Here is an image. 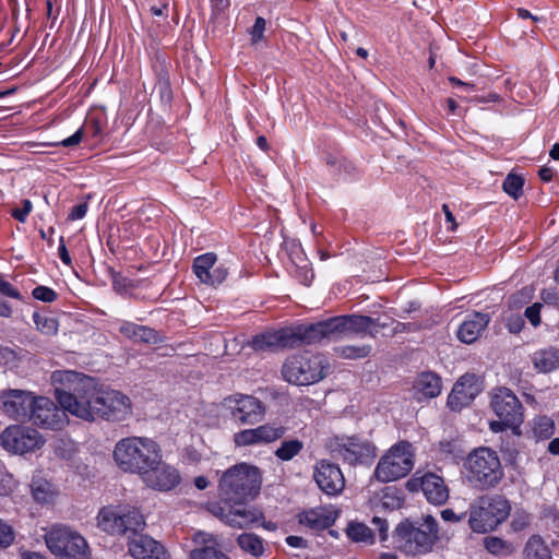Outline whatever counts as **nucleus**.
I'll return each mask as SVG.
<instances>
[{
	"instance_id": "f257e3e1",
	"label": "nucleus",
	"mask_w": 559,
	"mask_h": 559,
	"mask_svg": "<svg viewBox=\"0 0 559 559\" xmlns=\"http://www.w3.org/2000/svg\"><path fill=\"white\" fill-rule=\"evenodd\" d=\"M51 383L59 404L84 420H122L131 413L127 395L115 390H98L93 379L82 373L58 370L52 372Z\"/></svg>"
},
{
	"instance_id": "f03ea898",
	"label": "nucleus",
	"mask_w": 559,
	"mask_h": 559,
	"mask_svg": "<svg viewBox=\"0 0 559 559\" xmlns=\"http://www.w3.org/2000/svg\"><path fill=\"white\" fill-rule=\"evenodd\" d=\"M261 483L262 473L259 467L247 463L237 464L222 475L219 497L226 503L243 504L259 493Z\"/></svg>"
},
{
	"instance_id": "7ed1b4c3",
	"label": "nucleus",
	"mask_w": 559,
	"mask_h": 559,
	"mask_svg": "<svg viewBox=\"0 0 559 559\" xmlns=\"http://www.w3.org/2000/svg\"><path fill=\"white\" fill-rule=\"evenodd\" d=\"M162 459L158 444L148 438L128 437L118 441L114 449L116 464L128 473L140 476Z\"/></svg>"
},
{
	"instance_id": "20e7f679",
	"label": "nucleus",
	"mask_w": 559,
	"mask_h": 559,
	"mask_svg": "<svg viewBox=\"0 0 559 559\" xmlns=\"http://www.w3.org/2000/svg\"><path fill=\"white\" fill-rule=\"evenodd\" d=\"M397 548L406 555H419L430 551L438 539V524L431 515L421 523L401 522L394 531Z\"/></svg>"
},
{
	"instance_id": "39448f33",
	"label": "nucleus",
	"mask_w": 559,
	"mask_h": 559,
	"mask_svg": "<svg viewBox=\"0 0 559 559\" xmlns=\"http://www.w3.org/2000/svg\"><path fill=\"white\" fill-rule=\"evenodd\" d=\"M97 521L104 532L124 536L127 539L143 532L146 526L143 514L131 506L104 507L98 513Z\"/></svg>"
},
{
	"instance_id": "423d86ee",
	"label": "nucleus",
	"mask_w": 559,
	"mask_h": 559,
	"mask_svg": "<svg viewBox=\"0 0 559 559\" xmlns=\"http://www.w3.org/2000/svg\"><path fill=\"white\" fill-rule=\"evenodd\" d=\"M465 467L468 481L481 490L496 487L503 477L497 453L488 448H479L471 452Z\"/></svg>"
},
{
	"instance_id": "0eeeda50",
	"label": "nucleus",
	"mask_w": 559,
	"mask_h": 559,
	"mask_svg": "<svg viewBox=\"0 0 559 559\" xmlns=\"http://www.w3.org/2000/svg\"><path fill=\"white\" fill-rule=\"evenodd\" d=\"M329 364L320 354L304 352L289 356L283 365L284 379L296 385H309L326 376Z\"/></svg>"
},
{
	"instance_id": "6e6552de",
	"label": "nucleus",
	"mask_w": 559,
	"mask_h": 559,
	"mask_svg": "<svg viewBox=\"0 0 559 559\" xmlns=\"http://www.w3.org/2000/svg\"><path fill=\"white\" fill-rule=\"evenodd\" d=\"M509 512L510 504L504 497L499 495L480 497L471 508L468 523L474 532L486 533L503 522Z\"/></svg>"
},
{
	"instance_id": "1a4fd4ad",
	"label": "nucleus",
	"mask_w": 559,
	"mask_h": 559,
	"mask_svg": "<svg viewBox=\"0 0 559 559\" xmlns=\"http://www.w3.org/2000/svg\"><path fill=\"white\" fill-rule=\"evenodd\" d=\"M48 549L61 559H91L85 538L67 526H53L45 535Z\"/></svg>"
},
{
	"instance_id": "9d476101",
	"label": "nucleus",
	"mask_w": 559,
	"mask_h": 559,
	"mask_svg": "<svg viewBox=\"0 0 559 559\" xmlns=\"http://www.w3.org/2000/svg\"><path fill=\"white\" fill-rule=\"evenodd\" d=\"M413 467V447L407 441H401L380 459L374 471V477L382 483L393 481L405 477Z\"/></svg>"
},
{
	"instance_id": "9b49d317",
	"label": "nucleus",
	"mask_w": 559,
	"mask_h": 559,
	"mask_svg": "<svg viewBox=\"0 0 559 559\" xmlns=\"http://www.w3.org/2000/svg\"><path fill=\"white\" fill-rule=\"evenodd\" d=\"M490 405L499 418V420L490 421L492 431L500 432L507 428H516L522 424V405L511 390L507 388L496 389Z\"/></svg>"
},
{
	"instance_id": "f8f14e48",
	"label": "nucleus",
	"mask_w": 559,
	"mask_h": 559,
	"mask_svg": "<svg viewBox=\"0 0 559 559\" xmlns=\"http://www.w3.org/2000/svg\"><path fill=\"white\" fill-rule=\"evenodd\" d=\"M222 405L233 420L243 426L259 424L265 415V406L252 395H229L223 400Z\"/></svg>"
},
{
	"instance_id": "ddd939ff",
	"label": "nucleus",
	"mask_w": 559,
	"mask_h": 559,
	"mask_svg": "<svg viewBox=\"0 0 559 559\" xmlns=\"http://www.w3.org/2000/svg\"><path fill=\"white\" fill-rule=\"evenodd\" d=\"M61 408L45 396H37L28 420L44 429L61 430L68 424V415L61 404Z\"/></svg>"
},
{
	"instance_id": "4468645a",
	"label": "nucleus",
	"mask_w": 559,
	"mask_h": 559,
	"mask_svg": "<svg viewBox=\"0 0 559 559\" xmlns=\"http://www.w3.org/2000/svg\"><path fill=\"white\" fill-rule=\"evenodd\" d=\"M0 442L5 450L20 454L38 449L44 443L36 430L17 425L4 429Z\"/></svg>"
},
{
	"instance_id": "2eb2a0df",
	"label": "nucleus",
	"mask_w": 559,
	"mask_h": 559,
	"mask_svg": "<svg viewBox=\"0 0 559 559\" xmlns=\"http://www.w3.org/2000/svg\"><path fill=\"white\" fill-rule=\"evenodd\" d=\"M481 390V379L475 373H465L455 382L448 397V406L459 412L468 406Z\"/></svg>"
},
{
	"instance_id": "dca6fc26",
	"label": "nucleus",
	"mask_w": 559,
	"mask_h": 559,
	"mask_svg": "<svg viewBox=\"0 0 559 559\" xmlns=\"http://www.w3.org/2000/svg\"><path fill=\"white\" fill-rule=\"evenodd\" d=\"M2 411L15 420L28 419L37 396L24 390H8L0 394Z\"/></svg>"
},
{
	"instance_id": "f3484780",
	"label": "nucleus",
	"mask_w": 559,
	"mask_h": 559,
	"mask_svg": "<svg viewBox=\"0 0 559 559\" xmlns=\"http://www.w3.org/2000/svg\"><path fill=\"white\" fill-rule=\"evenodd\" d=\"M142 480L151 488L168 491L175 488L179 481L180 476L178 471L162 462L159 459L158 463L153 464L142 475Z\"/></svg>"
},
{
	"instance_id": "a211bd4d",
	"label": "nucleus",
	"mask_w": 559,
	"mask_h": 559,
	"mask_svg": "<svg viewBox=\"0 0 559 559\" xmlns=\"http://www.w3.org/2000/svg\"><path fill=\"white\" fill-rule=\"evenodd\" d=\"M314 480L323 492L331 496L341 492L345 486V479L340 467L326 460L317 464Z\"/></svg>"
},
{
	"instance_id": "6ab92c4d",
	"label": "nucleus",
	"mask_w": 559,
	"mask_h": 559,
	"mask_svg": "<svg viewBox=\"0 0 559 559\" xmlns=\"http://www.w3.org/2000/svg\"><path fill=\"white\" fill-rule=\"evenodd\" d=\"M128 550L134 559H168L165 548L142 532L128 539Z\"/></svg>"
},
{
	"instance_id": "aec40b11",
	"label": "nucleus",
	"mask_w": 559,
	"mask_h": 559,
	"mask_svg": "<svg viewBox=\"0 0 559 559\" xmlns=\"http://www.w3.org/2000/svg\"><path fill=\"white\" fill-rule=\"evenodd\" d=\"M290 329L283 328L276 331H266L255 335L250 345L258 352H277L286 348H293Z\"/></svg>"
},
{
	"instance_id": "412c9836",
	"label": "nucleus",
	"mask_w": 559,
	"mask_h": 559,
	"mask_svg": "<svg viewBox=\"0 0 559 559\" xmlns=\"http://www.w3.org/2000/svg\"><path fill=\"white\" fill-rule=\"evenodd\" d=\"M421 490L427 500L436 506L445 503L449 499V489L442 477L427 473L420 478Z\"/></svg>"
},
{
	"instance_id": "4be33fe9",
	"label": "nucleus",
	"mask_w": 559,
	"mask_h": 559,
	"mask_svg": "<svg viewBox=\"0 0 559 559\" xmlns=\"http://www.w3.org/2000/svg\"><path fill=\"white\" fill-rule=\"evenodd\" d=\"M489 323V316L486 313L475 312L469 320L464 321L459 331L457 337L461 342L472 344Z\"/></svg>"
},
{
	"instance_id": "5701e85b",
	"label": "nucleus",
	"mask_w": 559,
	"mask_h": 559,
	"mask_svg": "<svg viewBox=\"0 0 559 559\" xmlns=\"http://www.w3.org/2000/svg\"><path fill=\"white\" fill-rule=\"evenodd\" d=\"M320 325L321 321L308 325L300 324L295 328H289L290 334L293 335V348L304 344H313L324 338V332Z\"/></svg>"
},
{
	"instance_id": "b1692460",
	"label": "nucleus",
	"mask_w": 559,
	"mask_h": 559,
	"mask_svg": "<svg viewBox=\"0 0 559 559\" xmlns=\"http://www.w3.org/2000/svg\"><path fill=\"white\" fill-rule=\"evenodd\" d=\"M119 331L126 337L144 344H157L160 337L157 331L145 325H139L132 322H123Z\"/></svg>"
},
{
	"instance_id": "393cba45",
	"label": "nucleus",
	"mask_w": 559,
	"mask_h": 559,
	"mask_svg": "<svg viewBox=\"0 0 559 559\" xmlns=\"http://www.w3.org/2000/svg\"><path fill=\"white\" fill-rule=\"evenodd\" d=\"M335 514L323 508L311 509L300 514L299 522L314 531L329 528L335 522Z\"/></svg>"
},
{
	"instance_id": "a878e982",
	"label": "nucleus",
	"mask_w": 559,
	"mask_h": 559,
	"mask_svg": "<svg viewBox=\"0 0 559 559\" xmlns=\"http://www.w3.org/2000/svg\"><path fill=\"white\" fill-rule=\"evenodd\" d=\"M417 399H433L441 392V378L433 372H423L414 385Z\"/></svg>"
},
{
	"instance_id": "bb28decb",
	"label": "nucleus",
	"mask_w": 559,
	"mask_h": 559,
	"mask_svg": "<svg viewBox=\"0 0 559 559\" xmlns=\"http://www.w3.org/2000/svg\"><path fill=\"white\" fill-rule=\"evenodd\" d=\"M373 318L368 316L350 314L343 316L344 335L368 333L374 337L378 330H372Z\"/></svg>"
},
{
	"instance_id": "cd10ccee",
	"label": "nucleus",
	"mask_w": 559,
	"mask_h": 559,
	"mask_svg": "<svg viewBox=\"0 0 559 559\" xmlns=\"http://www.w3.org/2000/svg\"><path fill=\"white\" fill-rule=\"evenodd\" d=\"M259 514L255 510L249 509L243 504L229 503V514H227V524L233 527L242 528L255 521H258Z\"/></svg>"
},
{
	"instance_id": "c85d7f7f",
	"label": "nucleus",
	"mask_w": 559,
	"mask_h": 559,
	"mask_svg": "<svg viewBox=\"0 0 559 559\" xmlns=\"http://www.w3.org/2000/svg\"><path fill=\"white\" fill-rule=\"evenodd\" d=\"M532 361L539 372H551L559 368V349L555 347L539 349L533 354Z\"/></svg>"
},
{
	"instance_id": "c756f323",
	"label": "nucleus",
	"mask_w": 559,
	"mask_h": 559,
	"mask_svg": "<svg viewBox=\"0 0 559 559\" xmlns=\"http://www.w3.org/2000/svg\"><path fill=\"white\" fill-rule=\"evenodd\" d=\"M523 559H552L551 551L539 535H533L523 549Z\"/></svg>"
},
{
	"instance_id": "7c9ffc66",
	"label": "nucleus",
	"mask_w": 559,
	"mask_h": 559,
	"mask_svg": "<svg viewBox=\"0 0 559 559\" xmlns=\"http://www.w3.org/2000/svg\"><path fill=\"white\" fill-rule=\"evenodd\" d=\"M335 355L343 359H361L371 352L369 345H344L334 348Z\"/></svg>"
},
{
	"instance_id": "2f4dec72",
	"label": "nucleus",
	"mask_w": 559,
	"mask_h": 559,
	"mask_svg": "<svg viewBox=\"0 0 559 559\" xmlns=\"http://www.w3.org/2000/svg\"><path fill=\"white\" fill-rule=\"evenodd\" d=\"M237 544L243 551L249 552L254 557L260 556L263 552L262 539L254 534L245 533L239 535Z\"/></svg>"
},
{
	"instance_id": "473e14b6",
	"label": "nucleus",
	"mask_w": 559,
	"mask_h": 559,
	"mask_svg": "<svg viewBox=\"0 0 559 559\" xmlns=\"http://www.w3.org/2000/svg\"><path fill=\"white\" fill-rule=\"evenodd\" d=\"M216 262V255L206 253L198 257L193 263V270L199 280L203 283Z\"/></svg>"
},
{
	"instance_id": "72a5a7b5",
	"label": "nucleus",
	"mask_w": 559,
	"mask_h": 559,
	"mask_svg": "<svg viewBox=\"0 0 559 559\" xmlns=\"http://www.w3.org/2000/svg\"><path fill=\"white\" fill-rule=\"evenodd\" d=\"M304 449V443L300 440L293 439L282 442L281 447L275 451L277 459L282 461H289L300 453Z\"/></svg>"
},
{
	"instance_id": "f704fd0d",
	"label": "nucleus",
	"mask_w": 559,
	"mask_h": 559,
	"mask_svg": "<svg viewBox=\"0 0 559 559\" xmlns=\"http://www.w3.org/2000/svg\"><path fill=\"white\" fill-rule=\"evenodd\" d=\"M348 449L353 450L358 456L364 460H368L374 456V447L369 441H362L358 438H348L345 443Z\"/></svg>"
},
{
	"instance_id": "c9c22d12",
	"label": "nucleus",
	"mask_w": 559,
	"mask_h": 559,
	"mask_svg": "<svg viewBox=\"0 0 559 559\" xmlns=\"http://www.w3.org/2000/svg\"><path fill=\"white\" fill-rule=\"evenodd\" d=\"M192 542L195 547L191 551H201L206 549H217L218 542L217 538L210 533L198 531L192 536Z\"/></svg>"
},
{
	"instance_id": "e433bc0d",
	"label": "nucleus",
	"mask_w": 559,
	"mask_h": 559,
	"mask_svg": "<svg viewBox=\"0 0 559 559\" xmlns=\"http://www.w3.org/2000/svg\"><path fill=\"white\" fill-rule=\"evenodd\" d=\"M524 179L521 176L509 174L502 185L503 191L518 200L522 193Z\"/></svg>"
},
{
	"instance_id": "4c0bfd02",
	"label": "nucleus",
	"mask_w": 559,
	"mask_h": 559,
	"mask_svg": "<svg viewBox=\"0 0 559 559\" xmlns=\"http://www.w3.org/2000/svg\"><path fill=\"white\" fill-rule=\"evenodd\" d=\"M346 532L354 542H372L371 530L362 523H350Z\"/></svg>"
},
{
	"instance_id": "58836bf2",
	"label": "nucleus",
	"mask_w": 559,
	"mask_h": 559,
	"mask_svg": "<svg viewBox=\"0 0 559 559\" xmlns=\"http://www.w3.org/2000/svg\"><path fill=\"white\" fill-rule=\"evenodd\" d=\"M485 547L490 554L495 556H508L513 551L511 545L499 537L485 538Z\"/></svg>"
},
{
	"instance_id": "ea45409f",
	"label": "nucleus",
	"mask_w": 559,
	"mask_h": 559,
	"mask_svg": "<svg viewBox=\"0 0 559 559\" xmlns=\"http://www.w3.org/2000/svg\"><path fill=\"white\" fill-rule=\"evenodd\" d=\"M324 332V337L344 335L343 316L333 317L321 321L320 325Z\"/></svg>"
},
{
	"instance_id": "a19ab883",
	"label": "nucleus",
	"mask_w": 559,
	"mask_h": 559,
	"mask_svg": "<svg viewBox=\"0 0 559 559\" xmlns=\"http://www.w3.org/2000/svg\"><path fill=\"white\" fill-rule=\"evenodd\" d=\"M390 324H391L390 331L383 333V335H385V336H394L400 333L418 332L423 329V325L418 322L403 323V322H399L394 319H390Z\"/></svg>"
},
{
	"instance_id": "79ce46f5",
	"label": "nucleus",
	"mask_w": 559,
	"mask_h": 559,
	"mask_svg": "<svg viewBox=\"0 0 559 559\" xmlns=\"http://www.w3.org/2000/svg\"><path fill=\"white\" fill-rule=\"evenodd\" d=\"M259 429L264 443L274 442L281 439L286 432V428L284 426H277L275 424L261 425L259 426Z\"/></svg>"
},
{
	"instance_id": "37998d69",
	"label": "nucleus",
	"mask_w": 559,
	"mask_h": 559,
	"mask_svg": "<svg viewBox=\"0 0 559 559\" xmlns=\"http://www.w3.org/2000/svg\"><path fill=\"white\" fill-rule=\"evenodd\" d=\"M34 322L37 330L47 335H53L58 331V321L53 318L34 313Z\"/></svg>"
},
{
	"instance_id": "c03bdc74",
	"label": "nucleus",
	"mask_w": 559,
	"mask_h": 559,
	"mask_svg": "<svg viewBox=\"0 0 559 559\" xmlns=\"http://www.w3.org/2000/svg\"><path fill=\"white\" fill-rule=\"evenodd\" d=\"M82 136H83V129L80 128L73 135H71L69 138H64L60 141H56L51 144L40 143V144H33V145L37 146V147H45V146H49V145H62L66 147L76 146L81 142Z\"/></svg>"
},
{
	"instance_id": "a18cd8bd",
	"label": "nucleus",
	"mask_w": 559,
	"mask_h": 559,
	"mask_svg": "<svg viewBox=\"0 0 559 559\" xmlns=\"http://www.w3.org/2000/svg\"><path fill=\"white\" fill-rule=\"evenodd\" d=\"M190 559H230L225 552L217 549H206L201 551H190Z\"/></svg>"
},
{
	"instance_id": "49530a36",
	"label": "nucleus",
	"mask_w": 559,
	"mask_h": 559,
	"mask_svg": "<svg viewBox=\"0 0 559 559\" xmlns=\"http://www.w3.org/2000/svg\"><path fill=\"white\" fill-rule=\"evenodd\" d=\"M112 285L114 289L120 294L128 293L131 288L135 287L132 281L118 273L112 274Z\"/></svg>"
},
{
	"instance_id": "de8ad7c7",
	"label": "nucleus",
	"mask_w": 559,
	"mask_h": 559,
	"mask_svg": "<svg viewBox=\"0 0 559 559\" xmlns=\"http://www.w3.org/2000/svg\"><path fill=\"white\" fill-rule=\"evenodd\" d=\"M15 486V481L11 474H9L1 465H0V495L5 496Z\"/></svg>"
},
{
	"instance_id": "09e8293b",
	"label": "nucleus",
	"mask_w": 559,
	"mask_h": 559,
	"mask_svg": "<svg viewBox=\"0 0 559 559\" xmlns=\"http://www.w3.org/2000/svg\"><path fill=\"white\" fill-rule=\"evenodd\" d=\"M14 540V533L10 525L0 520V547L7 548Z\"/></svg>"
},
{
	"instance_id": "8fccbe9b",
	"label": "nucleus",
	"mask_w": 559,
	"mask_h": 559,
	"mask_svg": "<svg viewBox=\"0 0 559 559\" xmlns=\"http://www.w3.org/2000/svg\"><path fill=\"white\" fill-rule=\"evenodd\" d=\"M233 440L237 447L253 445L254 441L252 429H245L235 433Z\"/></svg>"
},
{
	"instance_id": "3c124183",
	"label": "nucleus",
	"mask_w": 559,
	"mask_h": 559,
	"mask_svg": "<svg viewBox=\"0 0 559 559\" xmlns=\"http://www.w3.org/2000/svg\"><path fill=\"white\" fill-rule=\"evenodd\" d=\"M33 297L45 302H52L56 300L57 294L49 287L37 286L33 290Z\"/></svg>"
},
{
	"instance_id": "603ef678",
	"label": "nucleus",
	"mask_w": 559,
	"mask_h": 559,
	"mask_svg": "<svg viewBox=\"0 0 559 559\" xmlns=\"http://www.w3.org/2000/svg\"><path fill=\"white\" fill-rule=\"evenodd\" d=\"M227 276V271L222 267L212 269L209 273L207 277L204 280V284L207 285H218L225 281Z\"/></svg>"
},
{
	"instance_id": "864d4df0",
	"label": "nucleus",
	"mask_w": 559,
	"mask_h": 559,
	"mask_svg": "<svg viewBox=\"0 0 559 559\" xmlns=\"http://www.w3.org/2000/svg\"><path fill=\"white\" fill-rule=\"evenodd\" d=\"M266 22L263 17H257L254 25L250 29L251 41L252 44H257L259 40L263 38V33L265 31Z\"/></svg>"
},
{
	"instance_id": "5fc2aeb1",
	"label": "nucleus",
	"mask_w": 559,
	"mask_h": 559,
	"mask_svg": "<svg viewBox=\"0 0 559 559\" xmlns=\"http://www.w3.org/2000/svg\"><path fill=\"white\" fill-rule=\"evenodd\" d=\"M222 503H212L209 506V511L216 518L221 519L227 524V514H229V503L223 501Z\"/></svg>"
},
{
	"instance_id": "6e6d98bb",
	"label": "nucleus",
	"mask_w": 559,
	"mask_h": 559,
	"mask_svg": "<svg viewBox=\"0 0 559 559\" xmlns=\"http://www.w3.org/2000/svg\"><path fill=\"white\" fill-rule=\"evenodd\" d=\"M540 309L542 305L538 302L525 309L524 314L534 326H537L540 323Z\"/></svg>"
},
{
	"instance_id": "4d7b16f0",
	"label": "nucleus",
	"mask_w": 559,
	"mask_h": 559,
	"mask_svg": "<svg viewBox=\"0 0 559 559\" xmlns=\"http://www.w3.org/2000/svg\"><path fill=\"white\" fill-rule=\"evenodd\" d=\"M531 523V518L527 513H516L515 516L512 520V527L514 531H522L526 528Z\"/></svg>"
},
{
	"instance_id": "13d9d810",
	"label": "nucleus",
	"mask_w": 559,
	"mask_h": 559,
	"mask_svg": "<svg viewBox=\"0 0 559 559\" xmlns=\"http://www.w3.org/2000/svg\"><path fill=\"white\" fill-rule=\"evenodd\" d=\"M449 82L453 85V86H457V87H461L462 88V93L460 94H456L457 97L460 98H463V99H467L466 97V93L471 90L474 88V85L471 84V83H467V82H463L461 81L460 79H457L456 76H449Z\"/></svg>"
},
{
	"instance_id": "bf43d9fd",
	"label": "nucleus",
	"mask_w": 559,
	"mask_h": 559,
	"mask_svg": "<svg viewBox=\"0 0 559 559\" xmlns=\"http://www.w3.org/2000/svg\"><path fill=\"white\" fill-rule=\"evenodd\" d=\"M32 491L34 499L38 502H48L51 496L45 485L33 486Z\"/></svg>"
},
{
	"instance_id": "052dcab7",
	"label": "nucleus",
	"mask_w": 559,
	"mask_h": 559,
	"mask_svg": "<svg viewBox=\"0 0 559 559\" xmlns=\"http://www.w3.org/2000/svg\"><path fill=\"white\" fill-rule=\"evenodd\" d=\"M338 452L342 455V457L344 459V461L348 462L352 465L356 464V463H361L365 461L364 459L358 456L356 453H354L353 450L348 449L346 445H343L338 450Z\"/></svg>"
},
{
	"instance_id": "680f3d73",
	"label": "nucleus",
	"mask_w": 559,
	"mask_h": 559,
	"mask_svg": "<svg viewBox=\"0 0 559 559\" xmlns=\"http://www.w3.org/2000/svg\"><path fill=\"white\" fill-rule=\"evenodd\" d=\"M23 207L15 209L12 211V216L20 222H25L27 214L32 211V202L29 200H23Z\"/></svg>"
},
{
	"instance_id": "e2e57ef3",
	"label": "nucleus",
	"mask_w": 559,
	"mask_h": 559,
	"mask_svg": "<svg viewBox=\"0 0 559 559\" xmlns=\"http://www.w3.org/2000/svg\"><path fill=\"white\" fill-rule=\"evenodd\" d=\"M0 293L3 295H7L9 297L15 298V299L21 298L20 293L15 288H13L9 282L2 280L1 277H0Z\"/></svg>"
},
{
	"instance_id": "0e129e2a",
	"label": "nucleus",
	"mask_w": 559,
	"mask_h": 559,
	"mask_svg": "<svg viewBox=\"0 0 559 559\" xmlns=\"http://www.w3.org/2000/svg\"><path fill=\"white\" fill-rule=\"evenodd\" d=\"M86 212H87V204L86 203L79 204L72 209V212L70 213L69 218L72 221L83 218L85 216Z\"/></svg>"
},
{
	"instance_id": "69168bd1",
	"label": "nucleus",
	"mask_w": 559,
	"mask_h": 559,
	"mask_svg": "<svg viewBox=\"0 0 559 559\" xmlns=\"http://www.w3.org/2000/svg\"><path fill=\"white\" fill-rule=\"evenodd\" d=\"M372 523L374 525H377V527L380 532L381 538L384 539L386 537V531H388V525H386L385 520H383L379 516H373Z\"/></svg>"
},
{
	"instance_id": "338daca9",
	"label": "nucleus",
	"mask_w": 559,
	"mask_h": 559,
	"mask_svg": "<svg viewBox=\"0 0 559 559\" xmlns=\"http://www.w3.org/2000/svg\"><path fill=\"white\" fill-rule=\"evenodd\" d=\"M522 325H523V320L520 317H511L509 319L508 326H509L510 332H512V333L520 332Z\"/></svg>"
},
{
	"instance_id": "774afa93",
	"label": "nucleus",
	"mask_w": 559,
	"mask_h": 559,
	"mask_svg": "<svg viewBox=\"0 0 559 559\" xmlns=\"http://www.w3.org/2000/svg\"><path fill=\"white\" fill-rule=\"evenodd\" d=\"M286 543L292 547H305L306 540L299 536H288Z\"/></svg>"
}]
</instances>
